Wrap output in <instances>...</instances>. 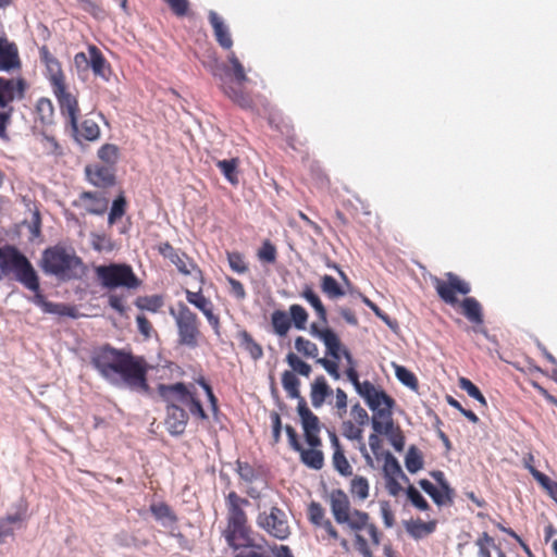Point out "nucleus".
I'll return each instance as SVG.
<instances>
[{
	"label": "nucleus",
	"mask_w": 557,
	"mask_h": 557,
	"mask_svg": "<svg viewBox=\"0 0 557 557\" xmlns=\"http://www.w3.org/2000/svg\"><path fill=\"white\" fill-rule=\"evenodd\" d=\"M90 364L111 384H124L132 391L148 394V364L144 357L104 344L92 349Z\"/></svg>",
	"instance_id": "obj_1"
},
{
	"label": "nucleus",
	"mask_w": 557,
	"mask_h": 557,
	"mask_svg": "<svg viewBox=\"0 0 557 557\" xmlns=\"http://www.w3.org/2000/svg\"><path fill=\"white\" fill-rule=\"evenodd\" d=\"M208 20L219 46L223 50L230 51L227 54L228 65H224V75H219L216 72H213V75L219 76L220 87L231 101L243 109H251L253 107L252 97L244 88V84L249 79L242 62L232 51L234 41L230 27L215 11L209 12Z\"/></svg>",
	"instance_id": "obj_2"
},
{
	"label": "nucleus",
	"mask_w": 557,
	"mask_h": 557,
	"mask_svg": "<svg viewBox=\"0 0 557 557\" xmlns=\"http://www.w3.org/2000/svg\"><path fill=\"white\" fill-rule=\"evenodd\" d=\"M157 392L166 404L164 424L171 435H182L187 426L188 412L182 406H186L195 419L208 420V414L196 396L194 384L186 385L182 382L174 384L160 383L157 386Z\"/></svg>",
	"instance_id": "obj_3"
},
{
	"label": "nucleus",
	"mask_w": 557,
	"mask_h": 557,
	"mask_svg": "<svg viewBox=\"0 0 557 557\" xmlns=\"http://www.w3.org/2000/svg\"><path fill=\"white\" fill-rule=\"evenodd\" d=\"M327 500L334 520L341 525H346L355 533L354 545L358 553L362 557H373L370 545L360 534V531L367 532L373 546L380 545L382 533L379 531L377 527L370 521L369 513L352 508L348 495L341 488L332 490Z\"/></svg>",
	"instance_id": "obj_4"
},
{
	"label": "nucleus",
	"mask_w": 557,
	"mask_h": 557,
	"mask_svg": "<svg viewBox=\"0 0 557 557\" xmlns=\"http://www.w3.org/2000/svg\"><path fill=\"white\" fill-rule=\"evenodd\" d=\"M432 284L445 304L453 307L459 305L461 313L473 324L474 332H483L484 314L482 305L474 297H466L459 302L457 294L468 295L471 292V285L453 272L445 273L444 278L432 277Z\"/></svg>",
	"instance_id": "obj_5"
},
{
	"label": "nucleus",
	"mask_w": 557,
	"mask_h": 557,
	"mask_svg": "<svg viewBox=\"0 0 557 557\" xmlns=\"http://www.w3.org/2000/svg\"><path fill=\"white\" fill-rule=\"evenodd\" d=\"M250 505L247 498L239 496L232 491L225 496V506L227 510V527L225 539L231 547H248L252 545L251 527L245 508Z\"/></svg>",
	"instance_id": "obj_6"
},
{
	"label": "nucleus",
	"mask_w": 557,
	"mask_h": 557,
	"mask_svg": "<svg viewBox=\"0 0 557 557\" xmlns=\"http://www.w3.org/2000/svg\"><path fill=\"white\" fill-rule=\"evenodd\" d=\"M10 274L28 289L38 287V275L29 260L16 247L5 245L0 247V280Z\"/></svg>",
	"instance_id": "obj_7"
},
{
	"label": "nucleus",
	"mask_w": 557,
	"mask_h": 557,
	"mask_svg": "<svg viewBox=\"0 0 557 557\" xmlns=\"http://www.w3.org/2000/svg\"><path fill=\"white\" fill-rule=\"evenodd\" d=\"M364 389L361 397L373 411L371 420L373 430L376 433H391L394 426L393 408L395 406V399L374 384H372L371 387L366 385Z\"/></svg>",
	"instance_id": "obj_8"
},
{
	"label": "nucleus",
	"mask_w": 557,
	"mask_h": 557,
	"mask_svg": "<svg viewBox=\"0 0 557 557\" xmlns=\"http://www.w3.org/2000/svg\"><path fill=\"white\" fill-rule=\"evenodd\" d=\"M170 314L175 321L178 344L189 348L197 347L201 337V322L198 315L183 301L171 307Z\"/></svg>",
	"instance_id": "obj_9"
},
{
	"label": "nucleus",
	"mask_w": 557,
	"mask_h": 557,
	"mask_svg": "<svg viewBox=\"0 0 557 557\" xmlns=\"http://www.w3.org/2000/svg\"><path fill=\"white\" fill-rule=\"evenodd\" d=\"M282 385L289 398L298 399L297 412L299 414L304 431L307 433L310 443H318L314 433L317 432L318 417L309 409L306 399L300 395V381L292 371H284Z\"/></svg>",
	"instance_id": "obj_10"
},
{
	"label": "nucleus",
	"mask_w": 557,
	"mask_h": 557,
	"mask_svg": "<svg viewBox=\"0 0 557 557\" xmlns=\"http://www.w3.org/2000/svg\"><path fill=\"white\" fill-rule=\"evenodd\" d=\"M95 273L101 286L107 289H115L117 287L135 289L140 285V280L132 267L126 263L99 265L95 269Z\"/></svg>",
	"instance_id": "obj_11"
},
{
	"label": "nucleus",
	"mask_w": 557,
	"mask_h": 557,
	"mask_svg": "<svg viewBox=\"0 0 557 557\" xmlns=\"http://www.w3.org/2000/svg\"><path fill=\"white\" fill-rule=\"evenodd\" d=\"M82 263L81 259L63 247L54 246L45 250L42 267L47 273L67 275L71 270Z\"/></svg>",
	"instance_id": "obj_12"
},
{
	"label": "nucleus",
	"mask_w": 557,
	"mask_h": 557,
	"mask_svg": "<svg viewBox=\"0 0 557 557\" xmlns=\"http://www.w3.org/2000/svg\"><path fill=\"white\" fill-rule=\"evenodd\" d=\"M58 102L61 116L66 126L72 131L78 129V119L81 116V108L77 91H73L69 84L52 90Z\"/></svg>",
	"instance_id": "obj_13"
},
{
	"label": "nucleus",
	"mask_w": 557,
	"mask_h": 557,
	"mask_svg": "<svg viewBox=\"0 0 557 557\" xmlns=\"http://www.w3.org/2000/svg\"><path fill=\"white\" fill-rule=\"evenodd\" d=\"M257 524L277 540H286L290 535L287 516L277 506H272L269 512H260Z\"/></svg>",
	"instance_id": "obj_14"
},
{
	"label": "nucleus",
	"mask_w": 557,
	"mask_h": 557,
	"mask_svg": "<svg viewBox=\"0 0 557 557\" xmlns=\"http://www.w3.org/2000/svg\"><path fill=\"white\" fill-rule=\"evenodd\" d=\"M308 520L315 528L322 529L326 533L329 541L338 542L344 549H348V541L339 535L333 522L326 517L325 509L320 503L311 502L309 504Z\"/></svg>",
	"instance_id": "obj_15"
},
{
	"label": "nucleus",
	"mask_w": 557,
	"mask_h": 557,
	"mask_svg": "<svg viewBox=\"0 0 557 557\" xmlns=\"http://www.w3.org/2000/svg\"><path fill=\"white\" fill-rule=\"evenodd\" d=\"M39 58L45 66L44 75L49 82L51 90L67 85L66 75L61 62L51 53L47 46L39 48Z\"/></svg>",
	"instance_id": "obj_16"
},
{
	"label": "nucleus",
	"mask_w": 557,
	"mask_h": 557,
	"mask_svg": "<svg viewBox=\"0 0 557 557\" xmlns=\"http://www.w3.org/2000/svg\"><path fill=\"white\" fill-rule=\"evenodd\" d=\"M185 296L187 302L202 312L209 324L218 333L220 327V318L214 313V305L211 299L206 297L201 290L191 292L189 289H185Z\"/></svg>",
	"instance_id": "obj_17"
},
{
	"label": "nucleus",
	"mask_w": 557,
	"mask_h": 557,
	"mask_svg": "<svg viewBox=\"0 0 557 557\" xmlns=\"http://www.w3.org/2000/svg\"><path fill=\"white\" fill-rule=\"evenodd\" d=\"M320 432H321V423H320V420L318 419L317 432L314 433V436L317 437L318 443H310L308 441L306 431H304L306 442L310 446V448L306 449V448L301 447V449L298 450V453L300 454L301 462L305 466H307L308 468L314 469V470H320L324 466V455L319 449V447L322 446V441L320 438Z\"/></svg>",
	"instance_id": "obj_18"
},
{
	"label": "nucleus",
	"mask_w": 557,
	"mask_h": 557,
	"mask_svg": "<svg viewBox=\"0 0 557 557\" xmlns=\"http://www.w3.org/2000/svg\"><path fill=\"white\" fill-rule=\"evenodd\" d=\"M73 206L81 208L87 214L102 215L107 212L109 200L100 193L97 191H83Z\"/></svg>",
	"instance_id": "obj_19"
},
{
	"label": "nucleus",
	"mask_w": 557,
	"mask_h": 557,
	"mask_svg": "<svg viewBox=\"0 0 557 557\" xmlns=\"http://www.w3.org/2000/svg\"><path fill=\"white\" fill-rule=\"evenodd\" d=\"M26 90V82L21 78L0 77V108L5 109L16 99H22Z\"/></svg>",
	"instance_id": "obj_20"
},
{
	"label": "nucleus",
	"mask_w": 557,
	"mask_h": 557,
	"mask_svg": "<svg viewBox=\"0 0 557 557\" xmlns=\"http://www.w3.org/2000/svg\"><path fill=\"white\" fill-rule=\"evenodd\" d=\"M33 114L35 127L46 129L55 123L54 104L47 97H41L36 101Z\"/></svg>",
	"instance_id": "obj_21"
},
{
	"label": "nucleus",
	"mask_w": 557,
	"mask_h": 557,
	"mask_svg": "<svg viewBox=\"0 0 557 557\" xmlns=\"http://www.w3.org/2000/svg\"><path fill=\"white\" fill-rule=\"evenodd\" d=\"M310 334L324 344L326 356L338 357L339 337L332 329H322L317 323H312L310 325Z\"/></svg>",
	"instance_id": "obj_22"
},
{
	"label": "nucleus",
	"mask_w": 557,
	"mask_h": 557,
	"mask_svg": "<svg viewBox=\"0 0 557 557\" xmlns=\"http://www.w3.org/2000/svg\"><path fill=\"white\" fill-rule=\"evenodd\" d=\"M338 357H331V359L326 357H322L317 360V363L322 366L324 370L334 379L338 380L341 377L338 362L342 357H344L347 361L348 367H355V360L350 351L342 344L339 341V349Z\"/></svg>",
	"instance_id": "obj_23"
},
{
	"label": "nucleus",
	"mask_w": 557,
	"mask_h": 557,
	"mask_svg": "<svg viewBox=\"0 0 557 557\" xmlns=\"http://www.w3.org/2000/svg\"><path fill=\"white\" fill-rule=\"evenodd\" d=\"M86 174L89 182L97 187H110L115 184V174L111 166L95 165L94 168L87 166Z\"/></svg>",
	"instance_id": "obj_24"
},
{
	"label": "nucleus",
	"mask_w": 557,
	"mask_h": 557,
	"mask_svg": "<svg viewBox=\"0 0 557 557\" xmlns=\"http://www.w3.org/2000/svg\"><path fill=\"white\" fill-rule=\"evenodd\" d=\"M330 440L334 449L332 463L335 470L343 476L347 478L352 475V467L345 456L344 449L339 443L337 435L334 432L330 433Z\"/></svg>",
	"instance_id": "obj_25"
},
{
	"label": "nucleus",
	"mask_w": 557,
	"mask_h": 557,
	"mask_svg": "<svg viewBox=\"0 0 557 557\" xmlns=\"http://www.w3.org/2000/svg\"><path fill=\"white\" fill-rule=\"evenodd\" d=\"M21 67L18 50L15 44L0 40V71H12Z\"/></svg>",
	"instance_id": "obj_26"
},
{
	"label": "nucleus",
	"mask_w": 557,
	"mask_h": 557,
	"mask_svg": "<svg viewBox=\"0 0 557 557\" xmlns=\"http://www.w3.org/2000/svg\"><path fill=\"white\" fill-rule=\"evenodd\" d=\"M332 394L333 389L323 375L317 376L310 385V399L315 409L321 408Z\"/></svg>",
	"instance_id": "obj_27"
},
{
	"label": "nucleus",
	"mask_w": 557,
	"mask_h": 557,
	"mask_svg": "<svg viewBox=\"0 0 557 557\" xmlns=\"http://www.w3.org/2000/svg\"><path fill=\"white\" fill-rule=\"evenodd\" d=\"M88 52L90 55V69L96 76L103 78L104 81H109L111 74V66L101 50L95 46H88Z\"/></svg>",
	"instance_id": "obj_28"
},
{
	"label": "nucleus",
	"mask_w": 557,
	"mask_h": 557,
	"mask_svg": "<svg viewBox=\"0 0 557 557\" xmlns=\"http://www.w3.org/2000/svg\"><path fill=\"white\" fill-rule=\"evenodd\" d=\"M436 520L422 521L421 519L410 520L405 523L407 533L414 540H421L435 532Z\"/></svg>",
	"instance_id": "obj_29"
},
{
	"label": "nucleus",
	"mask_w": 557,
	"mask_h": 557,
	"mask_svg": "<svg viewBox=\"0 0 557 557\" xmlns=\"http://www.w3.org/2000/svg\"><path fill=\"white\" fill-rule=\"evenodd\" d=\"M30 290L35 293L34 302L36 305L40 306L46 312L58 313L61 315H69V317L75 318L74 308L67 307L65 305L53 304V302L47 301L45 296L40 292L39 284L36 289H30Z\"/></svg>",
	"instance_id": "obj_30"
},
{
	"label": "nucleus",
	"mask_w": 557,
	"mask_h": 557,
	"mask_svg": "<svg viewBox=\"0 0 557 557\" xmlns=\"http://www.w3.org/2000/svg\"><path fill=\"white\" fill-rule=\"evenodd\" d=\"M158 251L164 258H168L181 273L189 274L190 271L187 267L185 255H180L169 242L161 243L158 246Z\"/></svg>",
	"instance_id": "obj_31"
},
{
	"label": "nucleus",
	"mask_w": 557,
	"mask_h": 557,
	"mask_svg": "<svg viewBox=\"0 0 557 557\" xmlns=\"http://www.w3.org/2000/svg\"><path fill=\"white\" fill-rule=\"evenodd\" d=\"M240 161L238 158H232L228 160H216L215 165L219 168L225 180L232 184L237 185L238 180V166Z\"/></svg>",
	"instance_id": "obj_32"
},
{
	"label": "nucleus",
	"mask_w": 557,
	"mask_h": 557,
	"mask_svg": "<svg viewBox=\"0 0 557 557\" xmlns=\"http://www.w3.org/2000/svg\"><path fill=\"white\" fill-rule=\"evenodd\" d=\"M301 297L305 298L314 309L318 319L321 321V323L326 324L327 323V312L322 304L320 297L314 293V290L310 286H305V288L301 292Z\"/></svg>",
	"instance_id": "obj_33"
},
{
	"label": "nucleus",
	"mask_w": 557,
	"mask_h": 557,
	"mask_svg": "<svg viewBox=\"0 0 557 557\" xmlns=\"http://www.w3.org/2000/svg\"><path fill=\"white\" fill-rule=\"evenodd\" d=\"M271 325L273 327L274 334L280 337H284L287 335L292 327V321L285 311L275 310L271 314Z\"/></svg>",
	"instance_id": "obj_34"
},
{
	"label": "nucleus",
	"mask_w": 557,
	"mask_h": 557,
	"mask_svg": "<svg viewBox=\"0 0 557 557\" xmlns=\"http://www.w3.org/2000/svg\"><path fill=\"white\" fill-rule=\"evenodd\" d=\"M24 520V516L21 512L9 515L0 519V544H3L7 537L14 536L13 524L20 523Z\"/></svg>",
	"instance_id": "obj_35"
},
{
	"label": "nucleus",
	"mask_w": 557,
	"mask_h": 557,
	"mask_svg": "<svg viewBox=\"0 0 557 557\" xmlns=\"http://www.w3.org/2000/svg\"><path fill=\"white\" fill-rule=\"evenodd\" d=\"M369 481L364 476L356 475L350 481L349 492L352 497L358 498L359 500H364L369 497Z\"/></svg>",
	"instance_id": "obj_36"
},
{
	"label": "nucleus",
	"mask_w": 557,
	"mask_h": 557,
	"mask_svg": "<svg viewBox=\"0 0 557 557\" xmlns=\"http://www.w3.org/2000/svg\"><path fill=\"white\" fill-rule=\"evenodd\" d=\"M295 349L306 358H312L315 359V361L320 359L317 344L304 336H297L295 338Z\"/></svg>",
	"instance_id": "obj_37"
},
{
	"label": "nucleus",
	"mask_w": 557,
	"mask_h": 557,
	"mask_svg": "<svg viewBox=\"0 0 557 557\" xmlns=\"http://www.w3.org/2000/svg\"><path fill=\"white\" fill-rule=\"evenodd\" d=\"M239 336L242 347L253 360H259L263 357V349L261 345L258 344L247 331H243Z\"/></svg>",
	"instance_id": "obj_38"
},
{
	"label": "nucleus",
	"mask_w": 557,
	"mask_h": 557,
	"mask_svg": "<svg viewBox=\"0 0 557 557\" xmlns=\"http://www.w3.org/2000/svg\"><path fill=\"white\" fill-rule=\"evenodd\" d=\"M75 135L82 138L92 141L98 139L100 136V128L94 120H84L82 124H78L77 131H72Z\"/></svg>",
	"instance_id": "obj_39"
},
{
	"label": "nucleus",
	"mask_w": 557,
	"mask_h": 557,
	"mask_svg": "<svg viewBox=\"0 0 557 557\" xmlns=\"http://www.w3.org/2000/svg\"><path fill=\"white\" fill-rule=\"evenodd\" d=\"M383 472L385 478H401L408 481V478L401 470L398 460L391 453H386L385 455Z\"/></svg>",
	"instance_id": "obj_40"
},
{
	"label": "nucleus",
	"mask_w": 557,
	"mask_h": 557,
	"mask_svg": "<svg viewBox=\"0 0 557 557\" xmlns=\"http://www.w3.org/2000/svg\"><path fill=\"white\" fill-rule=\"evenodd\" d=\"M530 472L547 494L557 503V482L533 467H530Z\"/></svg>",
	"instance_id": "obj_41"
},
{
	"label": "nucleus",
	"mask_w": 557,
	"mask_h": 557,
	"mask_svg": "<svg viewBox=\"0 0 557 557\" xmlns=\"http://www.w3.org/2000/svg\"><path fill=\"white\" fill-rule=\"evenodd\" d=\"M321 289L331 299H336L345 295L344 289L339 286L337 281L327 274L321 277Z\"/></svg>",
	"instance_id": "obj_42"
},
{
	"label": "nucleus",
	"mask_w": 557,
	"mask_h": 557,
	"mask_svg": "<svg viewBox=\"0 0 557 557\" xmlns=\"http://www.w3.org/2000/svg\"><path fill=\"white\" fill-rule=\"evenodd\" d=\"M405 466L410 473H416L423 468V456L416 446H410L405 457Z\"/></svg>",
	"instance_id": "obj_43"
},
{
	"label": "nucleus",
	"mask_w": 557,
	"mask_h": 557,
	"mask_svg": "<svg viewBox=\"0 0 557 557\" xmlns=\"http://www.w3.org/2000/svg\"><path fill=\"white\" fill-rule=\"evenodd\" d=\"M127 209V201L123 194L119 195L112 202L108 223L109 225L115 224L125 213Z\"/></svg>",
	"instance_id": "obj_44"
},
{
	"label": "nucleus",
	"mask_w": 557,
	"mask_h": 557,
	"mask_svg": "<svg viewBox=\"0 0 557 557\" xmlns=\"http://www.w3.org/2000/svg\"><path fill=\"white\" fill-rule=\"evenodd\" d=\"M286 362L292 368V372H296L302 376L308 377L311 374V366L301 360L296 354L288 352L286 356Z\"/></svg>",
	"instance_id": "obj_45"
},
{
	"label": "nucleus",
	"mask_w": 557,
	"mask_h": 557,
	"mask_svg": "<svg viewBox=\"0 0 557 557\" xmlns=\"http://www.w3.org/2000/svg\"><path fill=\"white\" fill-rule=\"evenodd\" d=\"M289 315H290L289 319L292 321V324H294V326L297 330L306 329V324H307L309 315L302 306L296 305V304L292 305L289 307Z\"/></svg>",
	"instance_id": "obj_46"
},
{
	"label": "nucleus",
	"mask_w": 557,
	"mask_h": 557,
	"mask_svg": "<svg viewBox=\"0 0 557 557\" xmlns=\"http://www.w3.org/2000/svg\"><path fill=\"white\" fill-rule=\"evenodd\" d=\"M342 434L349 441L361 442L363 436V426L354 423L351 420L343 421Z\"/></svg>",
	"instance_id": "obj_47"
},
{
	"label": "nucleus",
	"mask_w": 557,
	"mask_h": 557,
	"mask_svg": "<svg viewBox=\"0 0 557 557\" xmlns=\"http://www.w3.org/2000/svg\"><path fill=\"white\" fill-rule=\"evenodd\" d=\"M454 490L451 487H447V490H443L442 487H435L431 493L430 497L437 506H449L454 502Z\"/></svg>",
	"instance_id": "obj_48"
},
{
	"label": "nucleus",
	"mask_w": 557,
	"mask_h": 557,
	"mask_svg": "<svg viewBox=\"0 0 557 557\" xmlns=\"http://www.w3.org/2000/svg\"><path fill=\"white\" fill-rule=\"evenodd\" d=\"M458 385L461 389L466 391L470 397L476 399L483 406H487L486 399L479 389V387L475 384H473L469 379L463 376L459 377Z\"/></svg>",
	"instance_id": "obj_49"
},
{
	"label": "nucleus",
	"mask_w": 557,
	"mask_h": 557,
	"mask_svg": "<svg viewBox=\"0 0 557 557\" xmlns=\"http://www.w3.org/2000/svg\"><path fill=\"white\" fill-rule=\"evenodd\" d=\"M236 472L239 478L248 484L253 483L258 478L257 470L248 462L237 460L236 461Z\"/></svg>",
	"instance_id": "obj_50"
},
{
	"label": "nucleus",
	"mask_w": 557,
	"mask_h": 557,
	"mask_svg": "<svg viewBox=\"0 0 557 557\" xmlns=\"http://www.w3.org/2000/svg\"><path fill=\"white\" fill-rule=\"evenodd\" d=\"M395 375L404 385L411 389H417L419 386L417 376L403 366H395Z\"/></svg>",
	"instance_id": "obj_51"
},
{
	"label": "nucleus",
	"mask_w": 557,
	"mask_h": 557,
	"mask_svg": "<svg viewBox=\"0 0 557 557\" xmlns=\"http://www.w3.org/2000/svg\"><path fill=\"white\" fill-rule=\"evenodd\" d=\"M407 498L412 506L421 511H426L430 509V505L426 499L422 496V494L413 486L409 485L406 490Z\"/></svg>",
	"instance_id": "obj_52"
},
{
	"label": "nucleus",
	"mask_w": 557,
	"mask_h": 557,
	"mask_svg": "<svg viewBox=\"0 0 557 557\" xmlns=\"http://www.w3.org/2000/svg\"><path fill=\"white\" fill-rule=\"evenodd\" d=\"M230 268L238 273L244 274L248 271V264L245 261L243 253L238 251H228L226 253Z\"/></svg>",
	"instance_id": "obj_53"
},
{
	"label": "nucleus",
	"mask_w": 557,
	"mask_h": 557,
	"mask_svg": "<svg viewBox=\"0 0 557 557\" xmlns=\"http://www.w3.org/2000/svg\"><path fill=\"white\" fill-rule=\"evenodd\" d=\"M163 305V300L161 296L153 295V296H146L143 298H139L136 301V306L143 310H148L151 312H157Z\"/></svg>",
	"instance_id": "obj_54"
},
{
	"label": "nucleus",
	"mask_w": 557,
	"mask_h": 557,
	"mask_svg": "<svg viewBox=\"0 0 557 557\" xmlns=\"http://www.w3.org/2000/svg\"><path fill=\"white\" fill-rule=\"evenodd\" d=\"M98 157L103 162L114 165L119 159V149L115 145L106 144L98 150Z\"/></svg>",
	"instance_id": "obj_55"
},
{
	"label": "nucleus",
	"mask_w": 557,
	"mask_h": 557,
	"mask_svg": "<svg viewBox=\"0 0 557 557\" xmlns=\"http://www.w3.org/2000/svg\"><path fill=\"white\" fill-rule=\"evenodd\" d=\"M345 373H346L347 379L351 382V384L354 385V387H355L356 392H357L360 396H362V395H363V393H364V391H366V389H364L366 385H367V386H369V387H371V385L373 384V383H371L370 381H363V382H360V381H359V374H358V372H357V370H356V367H348V368L346 369Z\"/></svg>",
	"instance_id": "obj_56"
},
{
	"label": "nucleus",
	"mask_w": 557,
	"mask_h": 557,
	"mask_svg": "<svg viewBox=\"0 0 557 557\" xmlns=\"http://www.w3.org/2000/svg\"><path fill=\"white\" fill-rule=\"evenodd\" d=\"M277 251L275 246L270 240H264L261 248L258 250V258L268 263L276 261Z\"/></svg>",
	"instance_id": "obj_57"
},
{
	"label": "nucleus",
	"mask_w": 557,
	"mask_h": 557,
	"mask_svg": "<svg viewBox=\"0 0 557 557\" xmlns=\"http://www.w3.org/2000/svg\"><path fill=\"white\" fill-rule=\"evenodd\" d=\"M479 547L480 557H492L491 547L495 546L494 539L488 533L483 532L475 542Z\"/></svg>",
	"instance_id": "obj_58"
},
{
	"label": "nucleus",
	"mask_w": 557,
	"mask_h": 557,
	"mask_svg": "<svg viewBox=\"0 0 557 557\" xmlns=\"http://www.w3.org/2000/svg\"><path fill=\"white\" fill-rule=\"evenodd\" d=\"M350 417H351V421L354 423H357L363 428L370 421V417H369L367 410L359 403L351 406Z\"/></svg>",
	"instance_id": "obj_59"
},
{
	"label": "nucleus",
	"mask_w": 557,
	"mask_h": 557,
	"mask_svg": "<svg viewBox=\"0 0 557 557\" xmlns=\"http://www.w3.org/2000/svg\"><path fill=\"white\" fill-rule=\"evenodd\" d=\"M150 511L154 516V518L158 520H162V519H170L171 521L176 520V517L172 512L171 508L164 503L151 505Z\"/></svg>",
	"instance_id": "obj_60"
},
{
	"label": "nucleus",
	"mask_w": 557,
	"mask_h": 557,
	"mask_svg": "<svg viewBox=\"0 0 557 557\" xmlns=\"http://www.w3.org/2000/svg\"><path fill=\"white\" fill-rule=\"evenodd\" d=\"M91 245L96 251H102L104 249L111 250L112 245L110 238L106 234L92 233Z\"/></svg>",
	"instance_id": "obj_61"
},
{
	"label": "nucleus",
	"mask_w": 557,
	"mask_h": 557,
	"mask_svg": "<svg viewBox=\"0 0 557 557\" xmlns=\"http://www.w3.org/2000/svg\"><path fill=\"white\" fill-rule=\"evenodd\" d=\"M198 384L203 388L206 392V395L208 397V400L210 403V407L213 413H216L219 411V403L218 398L215 397L213 389L211 385L206 381L205 377H200L197 380Z\"/></svg>",
	"instance_id": "obj_62"
},
{
	"label": "nucleus",
	"mask_w": 557,
	"mask_h": 557,
	"mask_svg": "<svg viewBox=\"0 0 557 557\" xmlns=\"http://www.w3.org/2000/svg\"><path fill=\"white\" fill-rule=\"evenodd\" d=\"M226 281L230 285V293L238 300H243L246 298L247 294L244 285L236 278L232 276H227Z\"/></svg>",
	"instance_id": "obj_63"
},
{
	"label": "nucleus",
	"mask_w": 557,
	"mask_h": 557,
	"mask_svg": "<svg viewBox=\"0 0 557 557\" xmlns=\"http://www.w3.org/2000/svg\"><path fill=\"white\" fill-rule=\"evenodd\" d=\"M347 394L342 388L335 391V408L337 409L338 416L342 418L347 412Z\"/></svg>",
	"instance_id": "obj_64"
}]
</instances>
